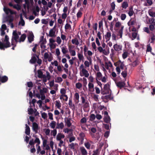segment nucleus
I'll list each match as a JSON object with an SVG mask.
<instances>
[{
    "instance_id": "nucleus-1",
    "label": "nucleus",
    "mask_w": 155,
    "mask_h": 155,
    "mask_svg": "<svg viewBox=\"0 0 155 155\" xmlns=\"http://www.w3.org/2000/svg\"><path fill=\"white\" fill-rule=\"evenodd\" d=\"M19 38V36L18 35L17 31L16 30L13 31L11 40L12 45H14V41L16 40L17 39H18Z\"/></svg>"
},
{
    "instance_id": "nucleus-2",
    "label": "nucleus",
    "mask_w": 155,
    "mask_h": 155,
    "mask_svg": "<svg viewBox=\"0 0 155 155\" xmlns=\"http://www.w3.org/2000/svg\"><path fill=\"white\" fill-rule=\"evenodd\" d=\"M104 122L107 123H109L110 121V118L107 112L105 111L104 113Z\"/></svg>"
},
{
    "instance_id": "nucleus-3",
    "label": "nucleus",
    "mask_w": 155,
    "mask_h": 155,
    "mask_svg": "<svg viewBox=\"0 0 155 155\" xmlns=\"http://www.w3.org/2000/svg\"><path fill=\"white\" fill-rule=\"evenodd\" d=\"M4 10L6 14L7 15H8L9 13H10L11 14L10 15H11L13 14H16V12L13 11L10 9L4 7Z\"/></svg>"
},
{
    "instance_id": "nucleus-4",
    "label": "nucleus",
    "mask_w": 155,
    "mask_h": 155,
    "mask_svg": "<svg viewBox=\"0 0 155 155\" xmlns=\"http://www.w3.org/2000/svg\"><path fill=\"white\" fill-rule=\"evenodd\" d=\"M39 128V127L37 123L35 122H34L33 123L32 129L35 132V134L38 133V130Z\"/></svg>"
},
{
    "instance_id": "nucleus-5",
    "label": "nucleus",
    "mask_w": 155,
    "mask_h": 155,
    "mask_svg": "<svg viewBox=\"0 0 155 155\" xmlns=\"http://www.w3.org/2000/svg\"><path fill=\"white\" fill-rule=\"evenodd\" d=\"M8 80V77L6 76H4L0 77V85L1 83H4L7 82Z\"/></svg>"
},
{
    "instance_id": "nucleus-6",
    "label": "nucleus",
    "mask_w": 155,
    "mask_h": 155,
    "mask_svg": "<svg viewBox=\"0 0 155 155\" xmlns=\"http://www.w3.org/2000/svg\"><path fill=\"white\" fill-rule=\"evenodd\" d=\"M6 21L9 23H12L14 20V17L11 15H8L6 17Z\"/></svg>"
},
{
    "instance_id": "nucleus-7",
    "label": "nucleus",
    "mask_w": 155,
    "mask_h": 155,
    "mask_svg": "<svg viewBox=\"0 0 155 155\" xmlns=\"http://www.w3.org/2000/svg\"><path fill=\"white\" fill-rule=\"evenodd\" d=\"M117 86L120 88V89L121 88L125 86L126 85L125 83L123 82H118L116 83Z\"/></svg>"
},
{
    "instance_id": "nucleus-8",
    "label": "nucleus",
    "mask_w": 155,
    "mask_h": 155,
    "mask_svg": "<svg viewBox=\"0 0 155 155\" xmlns=\"http://www.w3.org/2000/svg\"><path fill=\"white\" fill-rule=\"evenodd\" d=\"M113 48L114 50L119 51L122 50V47L121 45H117L116 44L114 45Z\"/></svg>"
},
{
    "instance_id": "nucleus-9",
    "label": "nucleus",
    "mask_w": 155,
    "mask_h": 155,
    "mask_svg": "<svg viewBox=\"0 0 155 155\" xmlns=\"http://www.w3.org/2000/svg\"><path fill=\"white\" fill-rule=\"evenodd\" d=\"M110 94L108 95H106L105 96H102L101 98L102 99L108 100L109 99L110 100H112L113 99V97L111 96V92L110 93Z\"/></svg>"
},
{
    "instance_id": "nucleus-10",
    "label": "nucleus",
    "mask_w": 155,
    "mask_h": 155,
    "mask_svg": "<svg viewBox=\"0 0 155 155\" xmlns=\"http://www.w3.org/2000/svg\"><path fill=\"white\" fill-rule=\"evenodd\" d=\"M111 36V33L110 31L107 33L106 35H105V39L106 40V42L109 41Z\"/></svg>"
},
{
    "instance_id": "nucleus-11",
    "label": "nucleus",
    "mask_w": 155,
    "mask_h": 155,
    "mask_svg": "<svg viewBox=\"0 0 155 155\" xmlns=\"http://www.w3.org/2000/svg\"><path fill=\"white\" fill-rule=\"evenodd\" d=\"M65 137L64 135L61 133H58L56 139L57 140H61V139L64 138Z\"/></svg>"
},
{
    "instance_id": "nucleus-12",
    "label": "nucleus",
    "mask_w": 155,
    "mask_h": 155,
    "mask_svg": "<svg viewBox=\"0 0 155 155\" xmlns=\"http://www.w3.org/2000/svg\"><path fill=\"white\" fill-rule=\"evenodd\" d=\"M25 134L28 135H29L30 133V129L29 127L27 124H25Z\"/></svg>"
},
{
    "instance_id": "nucleus-13",
    "label": "nucleus",
    "mask_w": 155,
    "mask_h": 155,
    "mask_svg": "<svg viewBox=\"0 0 155 155\" xmlns=\"http://www.w3.org/2000/svg\"><path fill=\"white\" fill-rule=\"evenodd\" d=\"M82 72L85 77L87 78L89 76V74L88 71L85 69H82Z\"/></svg>"
},
{
    "instance_id": "nucleus-14",
    "label": "nucleus",
    "mask_w": 155,
    "mask_h": 155,
    "mask_svg": "<svg viewBox=\"0 0 155 155\" xmlns=\"http://www.w3.org/2000/svg\"><path fill=\"white\" fill-rule=\"evenodd\" d=\"M64 124L63 122H61L60 123H57L56 128L62 129L64 127Z\"/></svg>"
},
{
    "instance_id": "nucleus-15",
    "label": "nucleus",
    "mask_w": 155,
    "mask_h": 155,
    "mask_svg": "<svg viewBox=\"0 0 155 155\" xmlns=\"http://www.w3.org/2000/svg\"><path fill=\"white\" fill-rule=\"evenodd\" d=\"M55 31L56 30H54L53 29H51L49 32V36L51 37H55Z\"/></svg>"
},
{
    "instance_id": "nucleus-16",
    "label": "nucleus",
    "mask_w": 155,
    "mask_h": 155,
    "mask_svg": "<svg viewBox=\"0 0 155 155\" xmlns=\"http://www.w3.org/2000/svg\"><path fill=\"white\" fill-rule=\"evenodd\" d=\"M26 37V35L25 34H24L22 35L19 39V42H23L25 40Z\"/></svg>"
},
{
    "instance_id": "nucleus-17",
    "label": "nucleus",
    "mask_w": 155,
    "mask_h": 155,
    "mask_svg": "<svg viewBox=\"0 0 155 155\" xmlns=\"http://www.w3.org/2000/svg\"><path fill=\"white\" fill-rule=\"evenodd\" d=\"M152 35L151 36L150 39H149V41H150L151 43H154L155 40V35L153 33H151Z\"/></svg>"
},
{
    "instance_id": "nucleus-18",
    "label": "nucleus",
    "mask_w": 155,
    "mask_h": 155,
    "mask_svg": "<svg viewBox=\"0 0 155 155\" xmlns=\"http://www.w3.org/2000/svg\"><path fill=\"white\" fill-rule=\"evenodd\" d=\"M80 150L83 155H86L87 154V152L84 147H81Z\"/></svg>"
},
{
    "instance_id": "nucleus-19",
    "label": "nucleus",
    "mask_w": 155,
    "mask_h": 155,
    "mask_svg": "<svg viewBox=\"0 0 155 155\" xmlns=\"http://www.w3.org/2000/svg\"><path fill=\"white\" fill-rule=\"evenodd\" d=\"M34 35L33 34H31L28 37V40L29 43H31L34 40Z\"/></svg>"
},
{
    "instance_id": "nucleus-20",
    "label": "nucleus",
    "mask_w": 155,
    "mask_h": 155,
    "mask_svg": "<svg viewBox=\"0 0 155 155\" xmlns=\"http://www.w3.org/2000/svg\"><path fill=\"white\" fill-rule=\"evenodd\" d=\"M64 121L68 127H69L71 126V123L70 121V119H67V120L66 119H65Z\"/></svg>"
},
{
    "instance_id": "nucleus-21",
    "label": "nucleus",
    "mask_w": 155,
    "mask_h": 155,
    "mask_svg": "<svg viewBox=\"0 0 155 155\" xmlns=\"http://www.w3.org/2000/svg\"><path fill=\"white\" fill-rule=\"evenodd\" d=\"M150 16L153 17H155V12H153L152 9H149L148 12Z\"/></svg>"
},
{
    "instance_id": "nucleus-22",
    "label": "nucleus",
    "mask_w": 155,
    "mask_h": 155,
    "mask_svg": "<svg viewBox=\"0 0 155 155\" xmlns=\"http://www.w3.org/2000/svg\"><path fill=\"white\" fill-rule=\"evenodd\" d=\"M127 68L125 67L124 70L122 71L121 73V74L122 75L123 77L124 78H125L127 76Z\"/></svg>"
},
{
    "instance_id": "nucleus-23",
    "label": "nucleus",
    "mask_w": 155,
    "mask_h": 155,
    "mask_svg": "<svg viewBox=\"0 0 155 155\" xmlns=\"http://www.w3.org/2000/svg\"><path fill=\"white\" fill-rule=\"evenodd\" d=\"M71 42L73 44H75L76 45H78L79 44L78 40L76 38L72 39L71 40Z\"/></svg>"
},
{
    "instance_id": "nucleus-24",
    "label": "nucleus",
    "mask_w": 155,
    "mask_h": 155,
    "mask_svg": "<svg viewBox=\"0 0 155 155\" xmlns=\"http://www.w3.org/2000/svg\"><path fill=\"white\" fill-rule=\"evenodd\" d=\"M110 85L109 83H107V84H105L104 86V90H106L107 91H111L110 88H109Z\"/></svg>"
},
{
    "instance_id": "nucleus-25",
    "label": "nucleus",
    "mask_w": 155,
    "mask_h": 155,
    "mask_svg": "<svg viewBox=\"0 0 155 155\" xmlns=\"http://www.w3.org/2000/svg\"><path fill=\"white\" fill-rule=\"evenodd\" d=\"M48 90L45 87H44L42 89L40 90V94H44V93H46L47 92Z\"/></svg>"
},
{
    "instance_id": "nucleus-26",
    "label": "nucleus",
    "mask_w": 155,
    "mask_h": 155,
    "mask_svg": "<svg viewBox=\"0 0 155 155\" xmlns=\"http://www.w3.org/2000/svg\"><path fill=\"white\" fill-rule=\"evenodd\" d=\"M37 61V59L34 56L32 57L31 59L30 60V62L31 64L35 63Z\"/></svg>"
},
{
    "instance_id": "nucleus-27",
    "label": "nucleus",
    "mask_w": 155,
    "mask_h": 155,
    "mask_svg": "<svg viewBox=\"0 0 155 155\" xmlns=\"http://www.w3.org/2000/svg\"><path fill=\"white\" fill-rule=\"evenodd\" d=\"M139 61L137 60H136L132 63V65L133 67H135L139 64Z\"/></svg>"
},
{
    "instance_id": "nucleus-28",
    "label": "nucleus",
    "mask_w": 155,
    "mask_h": 155,
    "mask_svg": "<svg viewBox=\"0 0 155 155\" xmlns=\"http://www.w3.org/2000/svg\"><path fill=\"white\" fill-rule=\"evenodd\" d=\"M152 49V47L150 46V44H148L147 45L146 52H151Z\"/></svg>"
},
{
    "instance_id": "nucleus-29",
    "label": "nucleus",
    "mask_w": 155,
    "mask_h": 155,
    "mask_svg": "<svg viewBox=\"0 0 155 155\" xmlns=\"http://www.w3.org/2000/svg\"><path fill=\"white\" fill-rule=\"evenodd\" d=\"M68 104L71 108H72L73 109H74L75 106L74 104H72L71 100H69Z\"/></svg>"
},
{
    "instance_id": "nucleus-30",
    "label": "nucleus",
    "mask_w": 155,
    "mask_h": 155,
    "mask_svg": "<svg viewBox=\"0 0 155 155\" xmlns=\"http://www.w3.org/2000/svg\"><path fill=\"white\" fill-rule=\"evenodd\" d=\"M79 137L81 139V141H82L84 139V137H85L84 134L83 132L79 134Z\"/></svg>"
},
{
    "instance_id": "nucleus-31",
    "label": "nucleus",
    "mask_w": 155,
    "mask_h": 155,
    "mask_svg": "<svg viewBox=\"0 0 155 155\" xmlns=\"http://www.w3.org/2000/svg\"><path fill=\"white\" fill-rule=\"evenodd\" d=\"M128 6V5L127 2H124L122 4V7L124 8H126Z\"/></svg>"
},
{
    "instance_id": "nucleus-32",
    "label": "nucleus",
    "mask_w": 155,
    "mask_h": 155,
    "mask_svg": "<svg viewBox=\"0 0 155 155\" xmlns=\"http://www.w3.org/2000/svg\"><path fill=\"white\" fill-rule=\"evenodd\" d=\"M102 76L101 73L100 72H98L97 73L96 78H97L99 80H100L102 78Z\"/></svg>"
},
{
    "instance_id": "nucleus-33",
    "label": "nucleus",
    "mask_w": 155,
    "mask_h": 155,
    "mask_svg": "<svg viewBox=\"0 0 155 155\" xmlns=\"http://www.w3.org/2000/svg\"><path fill=\"white\" fill-rule=\"evenodd\" d=\"M55 106L58 109H60V108L61 107V103L59 101H55Z\"/></svg>"
},
{
    "instance_id": "nucleus-34",
    "label": "nucleus",
    "mask_w": 155,
    "mask_h": 155,
    "mask_svg": "<svg viewBox=\"0 0 155 155\" xmlns=\"http://www.w3.org/2000/svg\"><path fill=\"white\" fill-rule=\"evenodd\" d=\"M124 26H121V29L119 31L118 33L120 38H122V36Z\"/></svg>"
},
{
    "instance_id": "nucleus-35",
    "label": "nucleus",
    "mask_w": 155,
    "mask_h": 155,
    "mask_svg": "<svg viewBox=\"0 0 155 155\" xmlns=\"http://www.w3.org/2000/svg\"><path fill=\"white\" fill-rule=\"evenodd\" d=\"M78 57L80 61H84V57L80 53H78Z\"/></svg>"
},
{
    "instance_id": "nucleus-36",
    "label": "nucleus",
    "mask_w": 155,
    "mask_h": 155,
    "mask_svg": "<svg viewBox=\"0 0 155 155\" xmlns=\"http://www.w3.org/2000/svg\"><path fill=\"white\" fill-rule=\"evenodd\" d=\"M20 18L21 20V21L19 22V25L21 24L22 26H23L25 25V22L24 21L23 19L21 14L20 15Z\"/></svg>"
},
{
    "instance_id": "nucleus-37",
    "label": "nucleus",
    "mask_w": 155,
    "mask_h": 155,
    "mask_svg": "<svg viewBox=\"0 0 155 155\" xmlns=\"http://www.w3.org/2000/svg\"><path fill=\"white\" fill-rule=\"evenodd\" d=\"M13 8H14L17 9L18 11L21 10V7L20 5L18 4L14 5Z\"/></svg>"
},
{
    "instance_id": "nucleus-38",
    "label": "nucleus",
    "mask_w": 155,
    "mask_h": 155,
    "mask_svg": "<svg viewBox=\"0 0 155 155\" xmlns=\"http://www.w3.org/2000/svg\"><path fill=\"white\" fill-rule=\"evenodd\" d=\"M129 10L130 11L129 12H128V14L129 16L130 17H131L134 14V12L133 11V8H130Z\"/></svg>"
},
{
    "instance_id": "nucleus-39",
    "label": "nucleus",
    "mask_w": 155,
    "mask_h": 155,
    "mask_svg": "<svg viewBox=\"0 0 155 155\" xmlns=\"http://www.w3.org/2000/svg\"><path fill=\"white\" fill-rule=\"evenodd\" d=\"M34 143H37L36 146H39L40 143V141L39 138L36 137L35 140H34Z\"/></svg>"
},
{
    "instance_id": "nucleus-40",
    "label": "nucleus",
    "mask_w": 155,
    "mask_h": 155,
    "mask_svg": "<svg viewBox=\"0 0 155 155\" xmlns=\"http://www.w3.org/2000/svg\"><path fill=\"white\" fill-rule=\"evenodd\" d=\"M144 2H147L148 5L150 6L153 4L152 0H141Z\"/></svg>"
},
{
    "instance_id": "nucleus-41",
    "label": "nucleus",
    "mask_w": 155,
    "mask_h": 155,
    "mask_svg": "<svg viewBox=\"0 0 155 155\" xmlns=\"http://www.w3.org/2000/svg\"><path fill=\"white\" fill-rule=\"evenodd\" d=\"M38 76L39 78H41V76L43 74V72L41 70H38L37 71Z\"/></svg>"
},
{
    "instance_id": "nucleus-42",
    "label": "nucleus",
    "mask_w": 155,
    "mask_h": 155,
    "mask_svg": "<svg viewBox=\"0 0 155 155\" xmlns=\"http://www.w3.org/2000/svg\"><path fill=\"white\" fill-rule=\"evenodd\" d=\"M111 92V91H107L106 90H104V91H101V93L103 95L106 94H109Z\"/></svg>"
},
{
    "instance_id": "nucleus-43",
    "label": "nucleus",
    "mask_w": 155,
    "mask_h": 155,
    "mask_svg": "<svg viewBox=\"0 0 155 155\" xmlns=\"http://www.w3.org/2000/svg\"><path fill=\"white\" fill-rule=\"evenodd\" d=\"M96 117L94 114H91L90 116L89 119L91 121H93L95 119Z\"/></svg>"
},
{
    "instance_id": "nucleus-44",
    "label": "nucleus",
    "mask_w": 155,
    "mask_h": 155,
    "mask_svg": "<svg viewBox=\"0 0 155 155\" xmlns=\"http://www.w3.org/2000/svg\"><path fill=\"white\" fill-rule=\"evenodd\" d=\"M56 123L54 121H52L50 124V126L53 129H54L55 127Z\"/></svg>"
},
{
    "instance_id": "nucleus-45",
    "label": "nucleus",
    "mask_w": 155,
    "mask_h": 155,
    "mask_svg": "<svg viewBox=\"0 0 155 155\" xmlns=\"http://www.w3.org/2000/svg\"><path fill=\"white\" fill-rule=\"evenodd\" d=\"M63 81L62 78L60 77H58L57 79L55 80V82L56 83H60Z\"/></svg>"
},
{
    "instance_id": "nucleus-46",
    "label": "nucleus",
    "mask_w": 155,
    "mask_h": 155,
    "mask_svg": "<svg viewBox=\"0 0 155 155\" xmlns=\"http://www.w3.org/2000/svg\"><path fill=\"white\" fill-rule=\"evenodd\" d=\"M128 52H127V51L124 52L122 54V55L123 58L124 59H125L128 56Z\"/></svg>"
},
{
    "instance_id": "nucleus-47",
    "label": "nucleus",
    "mask_w": 155,
    "mask_h": 155,
    "mask_svg": "<svg viewBox=\"0 0 155 155\" xmlns=\"http://www.w3.org/2000/svg\"><path fill=\"white\" fill-rule=\"evenodd\" d=\"M61 49L62 52L64 54H65L68 52V50L67 48L64 47H62L61 48Z\"/></svg>"
},
{
    "instance_id": "nucleus-48",
    "label": "nucleus",
    "mask_w": 155,
    "mask_h": 155,
    "mask_svg": "<svg viewBox=\"0 0 155 155\" xmlns=\"http://www.w3.org/2000/svg\"><path fill=\"white\" fill-rule=\"evenodd\" d=\"M111 7L112 8V10H111L110 11V12H111L112 11L114 10L115 9V5L114 2H113L111 4Z\"/></svg>"
},
{
    "instance_id": "nucleus-49",
    "label": "nucleus",
    "mask_w": 155,
    "mask_h": 155,
    "mask_svg": "<svg viewBox=\"0 0 155 155\" xmlns=\"http://www.w3.org/2000/svg\"><path fill=\"white\" fill-rule=\"evenodd\" d=\"M88 88L89 90L90 91H91V89H93L94 88V84H93L91 83H89L88 84Z\"/></svg>"
},
{
    "instance_id": "nucleus-50",
    "label": "nucleus",
    "mask_w": 155,
    "mask_h": 155,
    "mask_svg": "<svg viewBox=\"0 0 155 155\" xmlns=\"http://www.w3.org/2000/svg\"><path fill=\"white\" fill-rule=\"evenodd\" d=\"M49 41L50 43H51L50 45V47L51 48H52L53 45H54L53 43L55 41L53 38H51L50 39Z\"/></svg>"
},
{
    "instance_id": "nucleus-51",
    "label": "nucleus",
    "mask_w": 155,
    "mask_h": 155,
    "mask_svg": "<svg viewBox=\"0 0 155 155\" xmlns=\"http://www.w3.org/2000/svg\"><path fill=\"white\" fill-rule=\"evenodd\" d=\"M44 130L45 131V133L46 135H49L50 134V130L49 129H46V128L44 129Z\"/></svg>"
},
{
    "instance_id": "nucleus-52",
    "label": "nucleus",
    "mask_w": 155,
    "mask_h": 155,
    "mask_svg": "<svg viewBox=\"0 0 155 155\" xmlns=\"http://www.w3.org/2000/svg\"><path fill=\"white\" fill-rule=\"evenodd\" d=\"M41 42V43L40 44V47L41 48H43V45H45L47 41L46 39H45Z\"/></svg>"
},
{
    "instance_id": "nucleus-53",
    "label": "nucleus",
    "mask_w": 155,
    "mask_h": 155,
    "mask_svg": "<svg viewBox=\"0 0 155 155\" xmlns=\"http://www.w3.org/2000/svg\"><path fill=\"white\" fill-rule=\"evenodd\" d=\"M29 144L31 146V147H32V146H34L35 144L34 141V140L33 139L30 140Z\"/></svg>"
},
{
    "instance_id": "nucleus-54",
    "label": "nucleus",
    "mask_w": 155,
    "mask_h": 155,
    "mask_svg": "<svg viewBox=\"0 0 155 155\" xmlns=\"http://www.w3.org/2000/svg\"><path fill=\"white\" fill-rule=\"evenodd\" d=\"M82 85L80 82H78L76 84V87L78 89H80L82 87Z\"/></svg>"
},
{
    "instance_id": "nucleus-55",
    "label": "nucleus",
    "mask_w": 155,
    "mask_h": 155,
    "mask_svg": "<svg viewBox=\"0 0 155 155\" xmlns=\"http://www.w3.org/2000/svg\"><path fill=\"white\" fill-rule=\"evenodd\" d=\"M132 37L133 38V39H132V40H133L134 39H135L136 37H137V33L135 32H133L132 33Z\"/></svg>"
},
{
    "instance_id": "nucleus-56",
    "label": "nucleus",
    "mask_w": 155,
    "mask_h": 155,
    "mask_svg": "<svg viewBox=\"0 0 155 155\" xmlns=\"http://www.w3.org/2000/svg\"><path fill=\"white\" fill-rule=\"evenodd\" d=\"M87 121V120L86 118L85 117H83L81 120V123L82 124H84Z\"/></svg>"
},
{
    "instance_id": "nucleus-57",
    "label": "nucleus",
    "mask_w": 155,
    "mask_h": 155,
    "mask_svg": "<svg viewBox=\"0 0 155 155\" xmlns=\"http://www.w3.org/2000/svg\"><path fill=\"white\" fill-rule=\"evenodd\" d=\"M74 97L75 98V99L76 100H78L79 101V94L78 93H75L74 94Z\"/></svg>"
},
{
    "instance_id": "nucleus-58",
    "label": "nucleus",
    "mask_w": 155,
    "mask_h": 155,
    "mask_svg": "<svg viewBox=\"0 0 155 155\" xmlns=\"http://www.w3.org/2000/svg\"><path fill=\"white\" fill-rule=\"evenodd\" d=\"M57 132L56 130L54 129L51 131V135H52L53 136L55 137L57 134Z\"/></svg>"
},
{
    "instance_id": "nucleus-59",
    "label": "nucleus",
    "mask_w": 155,
    "mask_h": 155,
    "mask_svg": "<svg viewBox=\"0 0 155 155\" xmlns=\"http://www.w3.org/2000/svg\"><path fill=\"white\" fill-rule=\"evenodd\" d=\"M28 114H32L34 112V110L32 108H30L28 109Z\"/></svg>"
},
{
    "instance_id": "nucleus-60",
    "label": "nucleus",
    "mask_w": 155,
    "mask_h": 155,
    "mask_svg": "<svg viewBox=\"0 0 155 155\" xmlns=\"http://www.w3.org/2000/svg\"><path fill=\"white\" fill-rule=\"evenodd\" d=\"M46 78H47L48 80H49L51 78V76L50 75V73L48 71H46Z\"/></svg>"
},
{
    "instance_id": "nucleus-61",
    "label": "nucleus",
    "mask_w": 155,
    "mask_h": 155,
    "mask_svg": "<svg viewBox=\"0 0 155 155\" xmlns=\"http://www.w3.org/2000/svg\"><path fill=\"white\" fill-rule=\"evenodd\" d=\"M27 86L29 87H32L33 86V84L31 81H29L27 82Z\"/></svg>"
},
{
    "instance_id": "nucleus-62",
    "label": "nucleus",
    "mask_w": 155,
    "mask_h": 155,
    "mask_svg": "<svg viewBox=\"0 0 155 155\" xmlns=\"http://www.w3.org/2000/svg\"><path fill=\"white\" fill-rule=\"evenodd\" d=\"M41 117L44 119H45L47 117V115L45 112H43L41 114Z\"/></svg>"
},
{
    "instance_id": "nucleus-63",
    "label": "nucleus",
    "mask_w": 155,
    "mask_h": 155,
    "mask_svg": "<svg viewBox=\"0 0 155 155\" xmlns=\"http://www.w3.org/2000/svg\"><path fill=\"white\" fill-rule=\"evenodd\" d=\"M85 146L87 149H89L90 147L91 144L89 142H87L84 143Z\"/></svg>"
},
{
    "instance_id": "nucleus-64",
    "label": "nucleus",
    "mask_w": 155,
    "mask_h": 155,
    "mask_svg": "<svg viewBox=\"0 0 155 155\" xmlns=\"http://www.w3.org/2000/svg\"><path fill=\"white\" fill-rule=\"evenodd\" d=\"M120 17L122 20H124L126 17V15L124 14H122L121 15Z\"/></svg>"
}]
</instances>
